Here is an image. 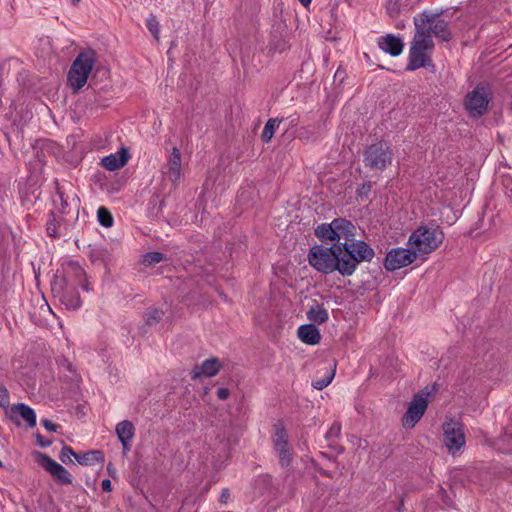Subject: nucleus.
Listing matches in <instances>:
<instances>
[{
	"label": "nucleus",
	"instance_id": "nucleus-42",
	"mask_svg": "<svg viewBox=\"0 0 512 512\" xmlns=\"http://www.w3.org/2000/svg\"><path fill=\"white\" fill-rule=\"evenodd\" d=\"M230 395V391L227 388H219L217 390V396L221 400H226Z\"/></svg>",
	"mask_w": 512,
	"mask_h": 512
},
{
	"label": "nucleus",
	"instance_id": "nucleus-9",
	"mask_svg": "<svg viewBox=\"0 0 512 512\" xmlns=\"http://www.w3.org/2000/svg\"><path fill=\"white\" fill-rule=\"evenodd\" d=\"M443 442L451 454H455L465 445L463 426L459 421L449 419L443 423Z\"/></svg>",
	"mask_w": 512,
	"mask_h": 512
},
{
	"label": "nucleus",
	"instance_id": "nucleus-34",
	"mask_svg": "<svg viewBox=\"0 0 512 512\" xmlns=\"http://www.w3.org/2000/svg\"><path fill=\"white\" fill-rule=\"evenodd\" d=\"M164 255L161 252L152 251L143 256V262L148 265L159 263L163 260Z\"/></svg>",
	"mask_w": 512,
	"mask_h": 512
},
{
	"label": "nucleus",
	"instance_id": "nucleus-39",
	"mask_svg": "<svg viewBox=\"0 0 512 512\" xmlns=\"http://www.w3.org/2000/svg\"><path fill=\"white\" fill-rule=\"evenodd\" d=\"M372 189V184L370 182L362 184V186L357 190V194L359 197H368L370 191Z\"/></svg>",
	"mask_w": 512,
	"mask_h": 512
},
{
	"label": "nucleus",
	"instance_id": "nucleus-40",
	"mask_svg": "<svg viewBox=\"0 0 512 512\" xmlns=\"http://www.w3.org/2000/svg\"><path fill=\"white\" fill-rule=\"evenodd\" d=\"M9 404V394L5 387L0 385V406H6Z\"/></svg>",
	"mask_w": 512,
	"mask_h": 512
},
{
	"label": "nucleus",
	"instance_id": "nucleus-14",
	"mask_svg": "<svg viewBox=\"0 0 512 512\" xmlns=\"http://www.w3.org/2000/svg\"><path fill=\"white\" fill-rule=\"evenodd\" d=\"M275 429L276 432L273 438L275 451L282 466H289L292 458L288 434L282 425H276Z\"/></svg>",
	"mask_w": 512,
	"mask_h": 512
},
{
	"label": "nucleus",
	"instance_id": "nucleus-24",
	"mask_svg": "<svg viewBox=\"0 0 512 512\" xmlns=\"http://www.w3.org/2000/svg\"><path fill=\"white\" fill-rule=\"evenodd\" d=\"M87 255L89 259L93 262H104L107 258V250L100 244H90L88 246Z\"/></svg>",
	"mask_w": 512,
	"mask_h": 512
},
{
	"label": "nucleus",
	"instance_id": "nucleus-26",
	"mask_svg": "<svg viewBox=\"0 0 512 512\" xmlns=\"http://www.w3.org/2000/svg\"><path fill=\"white\" fill-rule=\"evenodd\" d=\"M281 120L277 118L269 119L262 131L261 138L263 142L268 143L274 136L276 129L279 127Z\"/></svg>",
	"mask_w": 512,
	"mask_h": 512
},
{
	"label": "nucleus",
	"instance_id": "nucleus-6",
	"mask_svg": "<svg viewBox=\"0 0 512 512\" xmlns=\"http://www.w3.org/2000/svg\"><path fill=\"white\" fill-rule=\"evenodd\" d=\"M415 28L424 30V32L435 36L441 41H449L452 33L449 23L445 19L440 18L439 13H431L423 11L414 17Z\"/></svg>",
	"mask_w": 512,
	"mask_h": 512
},
{
	"label": "nucleus",
	"instance_id": "nucleus-16",
	"mask_svg": "<svg viewBox=\"0 0 512 512\" xmlns=\"http://www.w3.org/2000/svg\"><path fill=\"white\" fill-rule=\"evenodd\" d=\"M116 434L123 447V454L131 450V441L135 435V427L129 420H123L116 425Z\"/></svg>",
	"mask_w": 512,
	"mask_h": 512
},
{
	"label": "nucleus",
	"instance_id": "nucleus-46",
	"mask_svg": "<svg viewBox=\"0 0 512 512\" xmlns=\"http://www.w3.org/2000/svg\"><path fill=\"white\" fill-rule=\"evenodd\" d=\"M304 7H308L312 0H298Z\"/></svg>",
	"mask_w": 512,
	"mask_h": 512
},
{
	"label": "nucleus",
	"instance_id": "nucleus-29",
	"mask_svg": "<svg viewBox=\"0 0 512 512\" xmlns=\"http://www.w3.org/2000/svg\"><path fill=\"white\" fill-rule=\"evenodd\" d=\"M69 269L74 274V276L78 279V283L81 288L85 291L89 290L88 284L85 282V271L78 263H71L69 265Z\"/></svg>",
	"mask_w": 512,
	"mask_h": 512
},
{
	"label": "nucleus",
	"instance_id": "nucleus-17",
	"mask_svg": "<svg viewBox=\"0 0 512 512\" xmlns=\"http://www.w3.org/2000/svg\"><path fill=\"white\" fill-rule=\"evenodd\" d=\"M130 155L125 147L101 159V164L109 171H115L126 165Z\"/></svg>",
	"mask_w": 512,
	"mask_h": 512
},
{
	"label": "nucleus",
	"instance_id": "nucleus-13",
	"mask_svg": "<svg viewBox=\"0 0 512 512\" xmlns=\"http://www.w3.org/2000/svg\"><path fill=\"white\" fill-rule=\"evenodd\" d=\"M38 460L42 467L49 472L58 483L62 485L72 483L73 478L70 472L51 457L43 453H38Z\"/></svg>",
	"mask_w": 512,
	"mask_h": 512
},
{
	"label": "nucleus",
	"instance_id": "nucleus-5",
	"mask_svg": "<svg viewBox=\"0 0 512 512\" xmlns=\"http://www.w3.org/2000/svg\"><path fill=\"white\" fill-rule=\"evenodd\" d=\"M443 238L442 231L422 226L412 232L408 244L416 255L420 256L436 250L442 243Z\"/></svg>",
	"mask_w": 512,
	"mask_h": 512
},
{
	"label": "nucleus",
	"instance_id": "nucleus-41",
	"mask_svg": "<svg viewBox=\"0 0 512 512\" xmlns=\"http://www.w3.org/2000/svg\"><path fill=\"white\" fill-rule=\"evenodd\" d=\"M41 424L49 432H56L59 428L57 424L53 423L49 419H42Z\"/></svg>",
	"mask_w": 512,
	"mask_h": 512
},
{
	"label": "nucleus",
	"instance_id": "nucleus-18",
	"mask_svg": "<svg viewBox=\"0 0 512 512\" xmlns=\"http://www.w3.org/2000/svg\"><path fill=\"white\" fill-rule=\"evenodd\" d=\"M221 368V364L217 358L205 360L201 365L195 366L191 371L192 379H200L201 377H213Z\"/></svg>",
	"mask_w": 512,
	"mask_h": 512
},
{
	"label": "nucleus",
	"instance_id": "nucleus-32",
	"mask_svg": "<svg viewBox=\"0 0 512 512\" xmlns=\"http://www.w3.org/2000/svg\"><path fill=\"white\" fill-rule=\"evenodd\" d=\"M334 378V370H329L326 372L325 376L316 380H313L312 386L317 390H322L326 388Z\"/></svg>",
	"mask_w": 512,
	"mask_h": 512
},
{
	"label": "nucleus",
	"instance_id": "nucleus-3",
	"mask_svg": "<svg viewBox=\"0 0 512 512\" xmlns=\"http://www.w3.org/2000/svg\"><path fill=\"white\" fill-rule=\"evenodd\" d=\"M96 60V52L93 49H85L77 55L67 74V82L74 92L85 86Z\"/></svg>",
	"mask_w": 512,
	"mask_h": 512
},
{
	"label": "nucleus",
	"instance_id": "nucleus-30",
	"mask_svg": "<svg viewBox=\"0 0 512 512\" xmlns=\"http://www.w3.org/2000/svg\"><path fill=\"white\" fill-rule=\"evenodd\" d=\"M53 202L55 210L59 213L60 216L69 213V203L67 202V199L64 197L62 192H57Z\"/></svg>",
	"mask_w": 512,
	"mask_h": 512
},
{
	"label": "nucleus",
	"instance_id": "nucleus-2",
	"mask_svg": "<svg viewBox=\"0 0 512 512\" xmlns=\"http://www.w3.org/2000/svg\"><path fill=\"white\" fill-rule=\"evenodd\" d=\"M433 49L434 41L431 34L415 28V34L409 49L406 70L414 71L422 67L431 66V53Z\"/></svg>",
	"mask_w": 512,
	"mask_h": 512
},
{
	"label": "nucleus",
	"instance_id": "nucleus-51",
	"mask_svg": "<svg viewBox=\"0 0 512 512\" xmlns=\"http://www.w3.org/2000/svg\"><path fill=\"white\" fill-rule=\"evenodd\" d=\"M110 466H111V464H109V465L107 466V469L109 470V472H112V469H110Z\"/></svg>",
	"mask_w": 512,
	"mask_h": 512
},
{
	"label": "nucleus",
	"instance_id": "nucleus-20",
	"mask_svg": "<svg viewBox=\"0 0 512 512\" xmlns=\"http://www.w3.org/2000/svg\"><path fill=\"white\" fill-rule=\"evenodd\" d=\"M297 335L303 343L308 345H316L321 340L320 331L313 324H303L299 326Z\"/></svg>",
	"mask_w": 512,
	"mask_h": 512
},
{
	"label": "nucleus",
	"instance_id": "nucleus-36",
	"mask_svg": "<svg viewBox=\"0 0 512 512\" xmlns=\"http://www.w3.org/2000/svg\"><path fill=\"white\" fill-rule=\"evenodd\" d=\"M74 455H76V453L70 446H64L60 451L59 458L61 462L68 464L72 463L71 457H74Z\"/></svg>",
	"mask_w": 512,
	"mask_h": 512
},
{
	"label": "nucleus",
	"instance_id": "nucleus-31",
	"mask_svg": "<svg viewBox=\"0 0 512 512\" xmlns=\"http://www.w3.org/2000/svg\"><path fill=\"white\" fill-rule=\"evenodd\" d=\"M97 218L100 225L109 228L113 225V217L108 209L99 207L97 210Z\"/></svg>",
	"mask_w": 512,
	"mask_h": 512
},
{
	"label": "nucleus",
	"instance_id": "nucleus-19",
	"mask_svg": "<svg viewBox=\"0 0 512 512\" xmlns=\"http://www.w3.org/2000/svg\"><path fill=\"white\" fill-rule=\"evenodd\" d=\"M181 152L177 147H173L169 157L167 158V175L174 182H178L181 178L182 169Z\"/></svg>",
	"mask_w": 512,
	"mask_h": 512
},
{
	"label": "nucleus",
	"instance_id": "nucleus-23",
	"mask_svg": "<svg viewBox=\"0 0 512 512\" xmlns=\"http://www.w3.org/2000/svg\"><path fill=\"white\" fill-rule=\"evenodd\" d=\"M64 223V218L57 215L55 212H51L49 219L46 223V230L49 236L57 238L62 234L61 227Z\"/></svg>",
	"mask_w": 512,
	"mask_h": 512
},
{
	"label": "nucleus",
	"instance_id": "nucleus-35",
	"mask_svg": "<svg viewBox=\"0 0 512 512\" xmlns=\"http://www.w3.org/2000/svg\"><path fill=\"white\" fill-rule=\"evenodd\" d=\"M146 26L148 30L152 33V35L158 39L159 38V32H160V24L155 16H150L147 19Z\"/></svg>",
	"mask_w": 512,
	"mask_h": 512
},
{
	"label": "nucleus",
	"instance_id": "nucleus-10",
	"mask_svg": "<svg viewBox=\"0 0 512 512\" xmlns=\"http://www.w3.org/2000/svg\"><path fill=\"white\" fill-rule=\"evenodd\" d=\"M430 392L421 391L414 395L408 405L407 411L402 418V425L405 428H413L424 415L428 407Z\"/></svg>",
	"mask_w": 512,
	"mask_h": 512
},
{
	"label": "nucleus",
	"instance_id": "nucleus-21",
	"mask_svg": "<svg viewBox=\"0 0 512 512\" xmlns=\"http://www.w3.org/2000/svg\"><path fill=\"white\" fill-rule=\"evenodd\" d=\"M11 412L12 414L20 416L29 427L36 425V413L30 406L24 403H18L12 406Z\"/></svg>",
	"mask_w": 512,
	"mask_h": 512
},
{
	"label": "nucleus",
	"instance_id": "nucleus-22",
	"mask_svg": "<svg viewBox=\"0 0 512 512\" xmlns=\"http://www.w3.org/2000/svg\"><path fill=\"white\" fill-rule=\"evenodd\" d=\"M74 458L80 465L92 466L96 463L104 462V455L100 450H91L85 453H76Z\"/></svg>",
	"mask_w": 512,
	"mask_h": 512
},
{
	"label": "nucleus",
	"instance_id": "nucleus-7",
	"mask_svg": "<svg viewBox=\"0 0 512 512\" xmlns=\"http://www.w3.org/2000/svg\"><path fill=\"white\" fill-rule=\"evenodd\" d=\"M343 261L349 262L350 270L348 276H351L358 264L363 261H371L374 257V250L364 241L357 240L349 243H340Z\"/></svg>",
	"mask_w": 512,
	"mask_h": 512
},
{
	"label": "nucleus",
	"instance_id": "nucleus-28",
	"mask_svg": "<svg viewBox=\"0 0 512 512\" xmlns=\"http://www.w3.org/2000/svg\"><path fill=\"white\" fill-rule=\"evenodd\" d=\"M409 0H388L386 4V11L391 17L397 16L402 9L408 6Z\"/></svg>",
	"mask_w": 512,
	"mask_h": 512
},
{
	"label": "nucleus",
	"instance_id": "nucleus-38",
	"mask_svg": "<svg viewBox=\"0 0 512 512\" xmlns=\"http://www.w3.org/2000/svg\"><path fill=\"white\" fill-rule=\"evenodd\" d=\"M161 317H162V312H160L157 309H152V310L148 311V313H147L146 322L148 325H152V324L157 323L161 319Z\"/></svg>",
	"mask_w": 512,
	"mask_h": 512
},
{
	"label": "nucleus",
	"instance_id": "nucleus-43",
	"mask_svg": "<svg viewBox=\"0 0 512 512\" xmlns=\"http://www.w3.org/2000/svg\"><path fill=\"white\" fill-rule=\"evenodd\" d=\"M37 443L40 447H48L51 444L50 440H45L44 437L40 434L36 435Z\"/></svg>",
	"mask_w": 512,
	"mask_h": 512
},
{
	"label": "nucleus",
	"instance_id": "nucleus-1",
	"mask_svg": "<svg viewBox=\"0 0 512 512\" xmlns=\"http://www.w3.org/2000/svg\"><path fill=\"white\" fill-rule=\"evenodd\" d=\"M341 245L334 244L331 247L314 245L308 253L309 264L318 272L330 274L338 271L342 276H348L349 262L343 261Z\"/></svg>",
	"mask_w": 512,
	"mask_h": 512
},
{
	"label": "nucleus",
	"instance_id": "nucleus-33",
	"mask_svg": "<svg viewBox=\"0 0 512 512\" xmlns=\"http://www.w3.org/2000/svg\"><path fill=\"white\" fill-rule=\"evenodd\" d=\"M57 364L59 369L62 372H69L71 375L64 374V376L70 380L73 379L75 372L73 370L72 364L66 359V358H59L57 359Z\"/></svg>",
	"mask_w": 512,
	"mask_h": 512
},
{
	"label": "nucleus",
	"instance_id": "nucleus-8",
	"mask_svg": "<svg viewBox=\"0 0 512 512\" xmlns=\"http://www.w3.org/2000/svg\"><path fill=\"white\" fill-rule=\"evenodd\" d=\"M392 150L383 141L368 146L363 155L364 165L372 170H384L392 162Z\"/></svg>",
	"mask_w": 512,
	"mask_h": 512
},
{
	"label": "nucleus",
	"instance_id": "nucleus-48",
	"mask_svg": "<svg viewBox=\"0 0 512 512\" xmlns=\"http://www.w3.org/2000/svg\"><path fill=\"white\" fill-rule=\"evenodd\" d=\"M505 452L512 453V447H509V448L505 449Z\"/></svg>",
	"mask_w": 512,
	"mask_h": 512
},
{
	"label": "nucleus",
	"instance_id": "nucleus-45",
	"mask_svg": "<svg viewBox=\"0 0 512 512\" xmlns=\"http://www.w3.org/2000/svg\"><path fill=\"white\" fill-rule=\"evenodd\" d=\"M230 497V492L227 488L223 489L220 495V502L221 503H227L228 499Z\"/></svg>",
	"mask_w": 512,
	"mask_h": 512
},
{
	"label": "nucleus",
	"instance_id": "nucleus-12",
	"mask_svg": "<svg viewBox=\"0 0 512 512\" xmlns=\"http://www.w3.org/2000/svg\"><path fill=\"white\" fill-rule=\"evenodd\" d=\"M417 255L412 248H392L386 254L384 260V267L388 271H395L406 267L417 259Z\"/></svg>",
	"mask_w": 512,
	"mask_h": 512
},
{
	"label": "nucleus",
	"instance_id": "nucleus-4",
	"mask_svg": "<svg viewBox=\"0 0 512 512\" xmlns=\"http://www.w3.org/2000/svg\"><path fill=\"white\" fill-rule=\"evenodd\" d=\"M321 240L336 241L335 244L349 243L355 234V226L344 218H336L331 223H323L315 229Z\"/></svg>",
	"mask_w": 512,
	"mask_h": 512
},
{
	"label": "nucleus",
	"instance_id": "nucleus-11",
	"mask_svg": "<svg viewBox=\"0 0 512 512\" xmlns=\"http://www.w3.org/2000/svg\"><path fill=\"white\" fill-rule=\"evenodd\" d=\"M490 102V93L484 86H477L467 94L465 107L472 117H479L485 113Z\"/></svg>",
	"mask_w": 512,
	"mask_h": 512
},
{
	"label": "nucleus",
	"instance_id": "nucleus-25",
	"mask_svg": "<svg viewBox=\"0 0 512 512\" xmlns=\"http://www.w3.org/2000/svg\"><path fill=\"white\" fill-rule=\"evenodd\" d=\"M307 316L309 320L316 322L318 324L325 323L329 318L328 311L324 307H321L319 305H317L316 307H312L307 312Z\"/></svg>",
	"mask_w": 512,
	"mask_h": 512
},
{
	"label": "nucleus",
	"instance_id": "nucleus-37",
	"mask_svg": "<svg viewBox=\"0 0 512 512\" xmlns=\"http://www.w3.org/2000/svg\"><path fill=\"white\" fill-rule=\"evenodd\" d=\"M341 433V424L338 421H334L329 430L326 432V439L330 440L332 438H337Z\"/></svg>",
	"mask_w": 512,
	"mask_h": 512
},
{
	"label": "nucleus",
	"instance_id": "nucleus-49",
	"mask_svg": "<svg viewBox=\"0 0 512 512\" xmlns=\"http://www.w3.org/2000/svg\"><path fill=\"white\" fill-rule=\"evenodd\" d=\"M508 437H509V436H508L507 434H504L502 441H504V440H505L506 438H508Z\"/></svg>",
	"mask_w": 512,
	"mask_h": 512
},
{
	"label": "nucleus",
	"instance_id": "nucleus-44",
	"mask_svg": "<svg viewBox=\"0 0 512 512\" xmlns=\"http://www.w3.org/2000/svg\"><path fill=\"white\" fill-rule=\"evenodd\" d=\"M101 487L103 491L110 492L112 491V483L109 479H103L101 483Z\"/></svg>",
	"mask_w": 512,
	"mask_h": 512
},
{
	"label": "nucleus",
	"instance_id": "nucleus-52",
	"mask_svg": "<svg viewBox=\"0 0 512 512\" xmlns=\"http://www.w3.org/2000/svg\"><path fill=\"white\" fill-rule=\"evenodd\" d=\"M2 465H3V464H2V462L0 461V467H2Z\"/></svg>",
	"mask_w": 512,
	"mask_h": 512
},
{
	"label": "nucleus",
	"instance_id": "nucleus-15",
	"mask_svg": "<svg viewBox=\"0 0 512 512\" xmlns=\"http://www.w3.org/2000/svg\"><path fill=\"white\" fill-rule=\"evenodd\" d=\"M378 47L392 57L401 55L404 49V43L401 37L394 34H386L377 39Z\"/></svg>",
	"mask_w": 512,
	"mask_h": 512
},
{
	"label": "nucleus",
	"instance_id": "nucleus-47",
	"mask_svg": "<svg viewBox=\"0 0 512 512\" xmlns=\"http://www.w3.org/2000/svg\"><path fill=\"white\" fill-rule=\"evenodd\" d=\"M80 1H81V0H70V2H71L74 6L78 5Z\"/></svg>",
	"mask_w": 512,
	"mask_h": 512
},
{
	"label": "nucleus",
	"instance_id": "nucleus-50",
	"mask_svg": "<svg viewBox=\"0 0 512 512\" xmlns=\"http://www.w3.org/2000/svg\"><path fill=\"white\" fill-rule=\"evenodd\" d=\"M110 466H111V464H109V465L107 466V469L109 470V472H112V469H110Z\"/></svg>",
	"mask_w": 512,
	"mask_h": 512
},
{
	"label": "nucleus",
	"instance_id": "nucleus-27",
	"mask_svg": "<svg viewBox=\"0 0 512 512\" xmlns=\"http://www.w3.org/2000/svg\"><path fill=\"white\" fill-rule=\"evenodd\" d=\"M61 301L68 309L72 310H76L82 305V301L77 292L66 291L62 295Z\"/></svg>",
	"mask_w": 512,
	"mask_h": 512
}]
</instances>
